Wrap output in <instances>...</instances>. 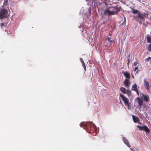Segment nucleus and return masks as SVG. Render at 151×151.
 <instances>
[{
    "label": "nucleus",
    "mask_w": 151,
    "mask_h": 151,
    "mask_svg": "<svg viewBox=\"0 0 151 151\" xmlns=\"http://www.w3.org/2000/svg\"><path fill=\"white\" fill-rule=\"evenodd\" d=\"M147 42L148 43H151V37H149L147 36Z\"/></svg>",
    "instance_id": "nucleus-18"
},
{
    "label": "nucleus",
    "mask_w": 151,
    "mask_h": 151,
    "mask_svg": "<svg viewBox=\"0 0 151 151\" xmlns=\"http://www.w3.org/2000/svg\"><path fill=\"white\" fill-rule=\"evenodd\" d=\"M129 8L132 10V13L133 14H136L138 13H140L141 12L140 11H138L137 10L131 7H130Z\"/></svg>",
    "instance_id": "nucleus-13"
},
{
    "label": "nucleus",
    "mask_w": 151,
    "mask_h": 151,
    "mask_svg": "<svg viewBox=\"0 0 151 151\" xmlns=\"http://www.w3.org/2000/svg\"><path fill=\"white\" fill-rule=\"evenodd\" d=\"M132 90H134V91H137V85L135 83L132 86Z\"/></svg>",
    "instance_id": "nucleus-15"
},
{
    "label": "nucleus",
    "mask_w": 151,
    "mask_h": 151,
    "mask_svg": "<svg viewBox=\"0 0 151 151\" xmlns=\"http://www.w3.org/2000/svg\"><path fill=\"white\" fill-rule=\"evenodd\" d=\"M127 94L128 96H129L131 94V91H129L128 89Z\"/></svg>",
    "instance_id": "nucleus-23"
},
{
    "label": "nucleus",
    "mask_w": 151,
    "mask_h": 151,
    "mask_svg": "<svg viewBox=\"0 0 151 151\" xmlns=\"http://www.w3.org/2000/svg\"><path fill=\"white\" fill-rule=\"evenodd\" d=\"M137 127L139 128L140 130H144L147 133H149L150 131L149 129L146 126H143L142 127L139 125H137Z\"/></svg>",
    "instance_id": "nucleus-6"
},
{
    "label": "nucleus",
    "mask_w": 151,
    "mask_h": 151,
    "mask_svg": "<svg viewBox=\"0 0 151 151\" xmlns=\"http://www.w3.org/2000/svg\"><path fill=\"white\" fill-rule=\"evenodd\" d=\"M142 95L143 97L144 101L146 102H148L149 100V97L147 95H145L143 93H142Z\"/></svg>",
    "instance_id": "nucleus-11"
},
{
    "label": "nucleus",
    "mask_w": 151,
    "mask_h": 151,
    "mask_svg": "<svg viewBox=\"0 0 151 151\" xmlns=\"http://www.w3.org/2000/svg\"><path fill=\"white\" fill-rule=\"evenodd\" d=\"M151 59V58L150 57H149L148 58L146 59V60L147 61H149L150 59Z\"/></svg>",
    "instance_id": "nucleus-27"
},
{
    "label": "nucleus",
    "mask_w": 151,
    "mask_h": 151,
    "mask_svg": "<svg viewBox=\"0 0 151 151\" xmlns=\"http://www.w3.org/2000/svg\"><path fill=\"white\" fill-rule=\"evenodd\" d=\"M80 61H81V63H82V64L83 63H84V62L83 61V59L82 58H81L80 59Z\"/></svg>",
    "instance_id": "nucleus-25"
},
{
    "label": "nucleus",
    "mask_w": 151,
    "mask_h": 151,
    "mask_svg": "<svg viewBox=\"0 0 151 151\" xmlns=\"http://www.w3.org/2000/svg\"><path fill=\"white\" fill-rule=\"evenodd\" d=\"M137 99L138 100V103L139 105V107L141 108V106L143 104V100L142 99H140L139 97H137Z\"/></svg>",
    "instance_id": "nucleus-10"
},
{
    "label": "nucleus",
    "mask_w": 151,
    "mask_h": 151,
    "mask_svg": "<svg viewBox=\"0 0 151 151\" xmlns=\"http://www.w3.org/2000/svg\"><path fill=\"white\" fill-rule=\"evenodd\" d=\"M82 65L85 71L86 70V67L84 63L82 64Z\"/></svg>",
    "instance_id": "nucleus-22"
},
{
    "label": "nucleus",
    "mask_w": 151,
    "mask_h": 151,
    "mask_svg": "<svg viewBox=\"0 0 151 151\" xmlns=\"http://www.w3.org/2000/svg\"><path fill=\"white\" fill-rule=\"evenodd\" d=\"M106 40L108 41L109 42L111 43L113 42V40H111V38L109 37H106Z\"/></svg>",
    "instance_id": "nucleus-17"
},
{
    "label": "nucleus",
    "mask_w": 151,
    "mask_h": 151,
    "mask_svg": "<svg viewBox=\"0 0 151 151\" xmlns=\"http://www.w3.org/2000/svg\"><path fill=\"white\" fill-rule=\"evenodd\" d=\"M8 0H4V6H7L8 4Z\"/></svg>",
    "instance_id": "nucleus-19"
},
{
    "label": "nucleus",
    "mask_w": 151,
    "mask_h": 151,
    "mask_svg": "<svg viewBox=\"0 0 151 151\" xmlns=\"http://www.w3.org/2000/svg\"><path fill=\"white\" fill-rule=\"evenodd\" d=\"M122 8L118 5L115 6H111L109 8V9H107L104 11L105 14H109L110 15H116L122 10Z\"/></svg>",
    "instance_id": "nucleus-2"
},
{
    "label": "nucleus",
    "mask_w": 151,
    "mask_h": 151,
    "mask_svg": "<svg viewBox=\"0 0 151 151\" xmlns=\"http://www.w3.org/2000/svg\"><path fill=\"white\" fill-rule=\"evenodd\" d=\"M149 19H150V20L151 21V16H150V17Z\"/></svg>",
    "instance_id": "nucleus-30"
},
{
    "label": "nucleus",
    "mask_w": 151,
    "mask_h": 151,
    "mask_svg": "<svg viewBox=\"0 0 151 151\" xmlns=\"http://www.w3.org/2000/svg\"><path fill=\"white\" fill-rule=\"evenodd\" d=\"M123 83L126 87L129 89V88L130 84V82L129 80L127 79H125L123 82Z\"/></svg>",
    "instance_id": "nucleus-8"
},
{
    "label": "nucleus",
    "mask_w": 151,
    "mask_h": 151,
    "mask_svg": "<svg viewBox=\"0 0 151 151\" xmlns=\"http://www.w3.org/2000/svg\"><path fill=\"white\" fill-rule=\"evenodd\" d=\"M80 126L85 129L90 133H93L95 131L96 127L95 124L92 122L87 123H81Z\"/></svg>",
    "instance_id": "nucleus-1"
},
{
    "label": "nucleus",
    "mask_w": 151,
    "mask_h": 151,
    "mask_svg": "<svg viewBox=\"0 0 151 151\" xmlns=\"http://www.w3.org/2000/svg\"><path fill=\"white\" fill-rule=\"evenodd\" d=\"M120 96L122 99L124 101V104L126 106L128 109H129V108L131 107L130 104L129 103V99L125 97V96L122 95L121 93L120 94Z\"/></svg>",
    "instance_id": "nucleus-4"
},
{
    "label": "nucleus",
    "mask_w": 151,
    "mask_h": 151,
    "mask_svg": "<svg viewBox=\"0 0 151 151\" xmlns=\"http://www.w3.org/2000/svg\"><path fill=\"white\" fill-rule=\"evenodd\" d=\"M106 1H107V0H106Z\"/></svg>",
    "instance_id": "nucleus-33"
},
{
    "label": "nucleus",
    "mask_w": 151,
    "mask_h": 151,
    "mask_svg": "<svg viewBox=\"0 0 151 151\" xmlns=\"http://www.w3.org/2000/svg\"><path fill=\"white\" fill-rule=\"evenodd\" d=\"M148 15V14L146 13L143 14L138 13V15L137 16V18H139L140 19V20L139 21V22L140 23L142 24L144 21V17L147 18Z\"/></svg>",
    "instance_id": "nucleus-3"
},
{
    "label": "nucleus",
    "mask_w": 151,
    "mask_h": 151,
    "mask_svg": "<svg viewBox=\"0 0 151 151\" xmlns=\"http://www.w3.org/2000/svg\"><path fill=\"white\" fill-rule=\"evenodd\" d=\"M136 73H137L138 71H139V70H138V66H137V67H136L134 69V71L135 72V71H136Z\"/></svg>",
    "instance_id": "nucleus-21"
},
{
    "label": "nucleus",
    "mask_w": 151,
    "mask_h": 151,
    "mask_svg": "<svg viewBox=\"0 0 151 151\" xmlns=\"http://www.w3.org/2000/svg\"><path fill=\"white\" fill-rule=\"evenodd\" d=\"M8 11L6 9H1L0 10V19H1L7 17Z\"/></svg>",
    "instance_id": "nucleus-5"
},
{
    "label": "nucleus",
    "mask_w": 151,
    "mask_h": 151,
    "mask_svg": "<svg viewBox=\"0 0 151 151\" xmlns=\"http://www.w3.org/2000/svg\"><path fill=\"white\" fill-rule=\"evenodd\" d=\"M144 86L147 91H148L150 89V86L149 82L146 79L144 80Z\"/></svg>",
    "instance_id": "nucleus-7"
},
{
    "label": "nucleus",
    "mask_w": 151,
    "mask_h": 151,
    "mask_svg": "<svg viewBox=\"0 0 151 151\" xmlns=\"http://www.w3.org/2000/svg\"><path fill=\"white\" fill-rule=\"evenodd\" d=\"M138 63V61H137L135 62H134L133 65L134 66H136L137 65Z\"/></svg>",
    "instance_id": "nucleus-24"
},
{
    "label": "nucleus",
    "mask_w": 151,
    "mask_h": 151,
    "mask_svg": "<svg viewBox=\"0 0 151 151\" xmlns=\"http://www.w3.org/2000/svg\"><path fill=\"white\" fill-rule=\"evenodd\" d=\"M135 91L136 92V93H137V94L138 95H139V92H138V90L137 89V91Z\"/></svg>",
    "instance_id": "nucleus-29"
},
{
    "label": "nucleus",
    "mask_w": 151,
    "mask_h": 151,
    "mask_svg": "<svg viewBox=\"0 0 151 151\" xmlns=\"http://www.w3.org/2000/svg\"><path fill=\"white\" fill-rule=\"evenodd\" d=\"M124 143L129 147H131L129 144L128 141L125 138L123 137L122 139Z\"/></svg>",
    "instance_id": "nucleus-12"
},
{
    "label": "nucleus",
    "mask_w": 151,
    "mask_h": 151,
    "mask_svg": "<svg viewBox=\"0 0 151 151\" xmlns=\"http://www.w3.org/2000/svg\"><path fill=\"white\" fill-rule=\"evenodd\" d=\"M130 61H129V59H128V60H127V64L128 65V66L129 67V63Z\"/></svg>",
    "instance_id": "nucleus-26"
},
{
    "label": "nucleus",
    "mask_w": 151,
    "mask_h": 151,
    "mask_svg": "<svg viewBox=\"0 0 151 151\" xmlns=\"http://www.w3.org/2000/svg\"><path fill=\"white\" fill-rule=\"evenodd\" d=\"M4 23H1V27H3L4 26Z\"/></svg>",
    "instance_id": "nucleus-28"
},
{
    "label": "nucleus",
    "mask_w": 151,
    "mask_h": 151,
    "mask_svg": "<svg viewBox=\"0 0 151 151\" xmlns=\"http://www.w3.org/2000/svg\"><path fill=\"white\" fill-rule=\"evenodd\" d=\"M147 50L150 52L151 51V43L149 44L147 48Z\"/></svg>",
    "instance_id": "nucleus-20"
},
{
    "label": "nucleus",
    "mask_w": 151,
    "mask_h": 151,
    "mask_svg": "<svg viewBox=\"0 0 151 151\" xmlns=\"http://www.w3.org/2000/svg\"><path fill=\"white\" fill-rule=\"evenodd\" d=\"M123 74L124 76L126 78L129 79L130 78V75L129 73L126 72H123Z\"/></svg>",
    "instance_id": "nucleus-14"
},
{
    "label": "nucleus",
    "mask_w": 151,
    "mask_h": 151,
    "mask_svg": "<svg viewBox=\"0 0 151 151\" xmlns=\"http://www.w3.org/2000/svg\"><path fill=\"white\" fill-rule=\"evenodd\" d=\"M91 12L90 11V13H91Z\"/></svg>",
    "instance_id": "nucleus-31"
},
{
    "label": "nucleus",
    "mask_w": 151,
    "mask_h": 151,
    "mask_svg": "<svg viewBox=\"0 0 151 151\" xmlns=\"http://www.w3.org/2000/svg\"><path fill=\"white\" fill-rule=\"evenodd\" d=\"M150 34H151V32H150Z\"/></svg>",
    "instance_id": "nucleus-32"
},
{
    "label": "nucleus",
    "mask_w": 151,
    "mask_h": 151,
    "mask_svg": "<svg viewBox=\"0 0 151 151\" xmlns=\"http://www.w3.org/2000/svg\"><path fill=\"white\" fill-rule=\"evenodd\" d=\"M133 120L135 123H139L140 122L139 119L137 117L133 115H132Z\"/></svg>",
    "instance_id": "nucleus-9"
},
{
    "label": "nucleus",
    "mask_w": 151,
    "mask_h": 151,
    "mask_svg": "<svg viewBox=\"0 0 151 151\" xmlns=\"http://www.w3.org/2000/svg\"><path fill=\"white\" fill-rule=\"evenodd\" d=\"M120 90L124 94H125L126 93V89L123 87H121L120 88Z\"/></svg>",
    "instance_id": "nucleus-16"
}]
</instances>
